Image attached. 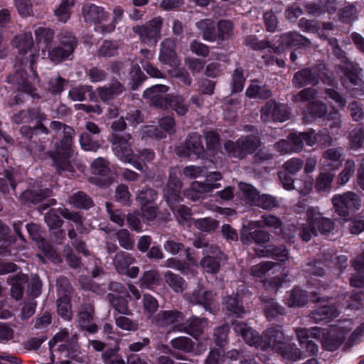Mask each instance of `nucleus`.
<instances>
[{"label":"nucleus","mask_w":364,"mask_h":364,"mask_svg":"<svg viewBox=\"0 0 364 364\" xmlns=\"http://www.w3.org/2000/svg\"><path fill=\"white\" fill-rule=\"evenodd\" d=\"M221 174L218 172H213L209 174L206 178V183H200L198 181L193 182L191 185V190L186 193L188 198H191L193 200H196L200 198L201 194L208 193L213 189L218 188L220 183H214L213 181H217L221 179Z\"/></svg>","instance_id":"2eb2a0df"},{"label":"nucleus","mask_w":364,"mask_h":364,"mask_svg":"<svg viewBox=\"0 0 364 364\" xmlns=\"http://www.w3.org/2000/svg\"><path fill=\"white\" fill-rule=\"evenodd\" d=\"M16 9L22 16H28L32 14L31 0H14Z\"/></svg>","instance_id":"338daca9"},{"label":"nucleus","mask_w":364,"mask_h":364,"mask_svg":"<svg viewBox=\"0 0 364 364\" xmlns=\"http://www.w3.org/2000/svg\"><path fill=\"white\" fill-rule=\"evenodd\" d=\"M119 347L106 350L102 354V358L105 364H124V360L118 356Z\"/></svg>","instance_id":"864d4df0"},{"label":"nucleus","mask_w":364,"mask_h":364,"mask_svg":"<svg viewBox=\"0 0 364 364\" xmlns=\"http://www.w3.org/2000/svg\"><path fill=\"white\" fill-rule=\"evenodd\" d=\"M188 300L193 304L203 305L206 311H212L216 308L214 305L215 299L213 293L201 289L190 295Z\"/></svg>","instance_id":"bb28decb"},{"label":"nucleus","mask_w":364,"mask_h":364,"mask_svg":"<svg viewBox=\"0 0 364 364\" xmlns=\"http://www.w3.org/2000/svg\"><path fill=\"white\" fill-rule=\"evenodd\" d=\"M130 139L131 136L129 134L122 136L114 134L113 137L114 154L122 161L132 164L136 169L144 171V164L139 161L132 154Z\"/></svg>","instance_id":"6e6552de"},{"label":"nucleus","mask_w":364,"mask_h":364,"mask_svg":"<svg viewBox=\"0 0 364 364\" xmlns=\"http://www.w3.org/2000/svg\"><path fill=\"white\" fill-rule=\"evenodd\" d=\"M277 265L272 262H263L252 267L251 274L253 277L260 278Z\"/></svg>","instance_id":"4d7b16f0"},{"label":"nucleus","mask_w":364,"mask_h":364,"mask_svg":"<svg viewBox=\"0 0 364 364\" xmlns=\"http://www.w3.org/2000/svg\"><path fill=\"white\" fill-rule=\"evenodd\" d=\"M53 32L51 29L44 27H37L35 29L36 41L39 48L44 49L49 46L53 39Z\"/></svg>","instance_id":"7c9ffc66"},{"label":"nucleus","mask_w":364,"mask_h":364,"mask_svg":"<svg viewBox=\"0 0 364 364\" xmlns=\"http://www.w3.org/2000/svg\"><path fill=\"white\" fill-rule=\"evenodd\" d=\"M333 181V175L328 171H322L318 176L316 182V187L318 191L328 190L331 187Z\"/></svg>","instance_id":"13d9d810"},{"label":"nucleus","mask_w":364,"mask_h":364,"mask_svg":"<svg viewBox=\"0 0 364 364\" xmlns=\"http://www.w3.org/2000/svg\"><path fill=\"white\" fill-rule=\"evenodd\" d=\"M171 345L174 349L184 353L191 351L193 348V343L191 339L186 336H180L172 339Z\"/></svg>","instance_id":"a18cd8bd"},{"label":"nucleus","mask_w":364,"mask_h":364,"mask_svg":"<svg viewBox=\"0 0 364 364\" xmlns=\"http://www.w3.org/2000/svg\"><path fill=\"white\" fill-rule=\"evenodd\" d=\"M159 60L172 67L179 65V60L175 52V43L171 39H166L161 43Z\"/></svg>","instance_id":"5701e85b"},{"label":"nucleus","mask_w":364,"mask_h":364,"mask_svg":"<svg viewBox=\"0 0 364 364\" xmlns=\"http://www.w3.org/2000/svg\"><path fill=\"white\" fill-rule=\"evenodd\" d=\"M203 253L207 256L204 257L200 262L202 268L208 273L218 272L220 269L219 259L222 255L220 251L215 246L210 245L203 250Z\"/></svg>","instance_id":"4be33fe9"},{"label":"nucleus","mask_w":364,"mask_h":364,"mask_svg":"<svg viewBox=\"0 0 364 364\" xmlns=\"http://www.w3.org/2000/svg\"><path fill=\"white\" fill-rule=\"evenodd\" d=\"M122 91V88L121 84L119 82H115L110 87L99 88L97 92L102 101L107 102L121 93Z\"/></svg>","instance_id":"f704fd0d"},{"label":"nucleus","mask_w":364,"mask_h":364,"mask_svg":"<svg viewBox=\"0 0 364 364\" xmlns=\"http://www.w3.org/2000/svg\"><path fill=\"white\" fill-rule=\"evenodd\" d=\"M316 75H318L316 73V69H304L295 74L293 82L295 86L298 87L309 84H315L318 82Z\"/></svg>","instance_id":"c85d7f7f"},{"label":"nucleus","mask_w":364,"mask_h":364,"mask_svg":"<svg viewBox=\"0 0 364 364\" xmlns=\"http://www.w3.org/2000/svg\"><path fill=\"white\" fill-rule=\"evenodd\" d=\"M238 297L241 298V295L239 294H237V298L228 296L225 299V305L227 311L240 316L245 313V311L242 306L239 304Z\"/></svg>","instance_id":"de8ad7c7"},{"label":"nucleus","mask_w":364,"mask_h":364,"mask_svg":"<svg viewBox=\"0 0 364 364\" xmlns=\"http://www.w3.org/2000/svg\"><path fill=\"white\" fill-rule=\"evenodd\" d=\"M165 282L176 292H182L185 288V282L177 274L167 272L164 275Z\"/></svg>","instance_id":"ea45409f"},{"label":"nucleus","mask_w":364,"mask_h":364,"mask_svg":"<svg viewBox=\"0 0 364 364\" xmlns=\"http://www.w3.org/2000/svg\"><path fill=\"white\" fill-rule=\"evenodd\" d=\"M183 315L176 311H164L159 313L156 318V323L161 327H170L173 331H183Z\"/></svg>","instance_id":"f3484780"},{"label":"nucleus","mask_w":364,"mask_h":364,"mask_svg":"<svg viewBox=\"0 0 364 364\" xmlns=\"http://www.w3.org/2000/svg\"><path fill=\"white\" fill-rule=\"evenodd\" d=\"M297 340L301 346L307 342L308 338L312 337L314 338H320L321 331L317 328H311L310 329L300 328L295 330Z\"/></svg>","instance_id":"c9c22d12"},{"label":"nucleus","mask_w":364,"mask_h":364,"mask_svg":"<svg viewBox=\"0 0 364 364\" xmlns=\"http://www.w3.org/2000/svg\"><path fill=\"white\" fill-rule=\"evenodd\" d=\"M60 282L66 285L65 292H63V297L60 298L58 301V314L65 320H70L72 316L70 304V285L68 284L66 279H61L58 280V286H60Z\"/></svg>","instance_id":"a878e982"},{"label":"nucleus","mask_w":364,"mask_h":364,"mask_svg":"<svg viewBox=\"0 0 364 364\" xmlns=\"http://www.w3.org/2000/svg\"><path fill=\"white\" fill-rule=\"evenodd\" d=\"M333 228L334 223L331 219L323 217L317 208L309 207L306 210V223L300 225L299 234L302 240L307 242L318 232L326 234Z\"/></svg>","instance_id":"20e7f679"},{"label":"nucleus","mask_w":364,"mask_h":364,"mask_svg":"<svg viewBox=\"0 0 364 364\" xmlns=\"http://www.w3.org/2000/svg\"><path fill=\"white\" fill-rule=\"evenodd\" d=\"M161 23V18H154L146 26H134L133 31L139 36L141 41L148 45H155L160 37Z\"/></svg>","instance_id":"f8f14e48"},{"label":"nucleus","mask_w":364,"mask_h":364,"mask_svg":"<svg viewBox=\"0 0 364 364\" xmlns=\"http://www.w3.org/2000/svg\"><path fill=\"white\" fill-rule=\"evenodd\" d=\"M232 91L235 92H240L243 89L245 79L243 77L242 70L240 68H236L232 75Z\"/></svg>","instance_id":"69168bd1"},{"label":"nucleus","mask_w":364,"mask_h":364,"mask_svg":"<svg viewBox=\"0 0 364 364\" xmlns=\"http://www.w3.org/2000/svg\"><path fill=\"white\" fill-rule=\"evenodd\" d=\"M134 262V259L127 252H121L115 255L114 264L116 269L120 274H124L130 277H136L139 272L136 267H130Z\"/></svg>","instance_id":"412c9836"},{"label":"nucleus","mask_w":364,"mask_h":364,"mask_svg":"<svg viewBox=\"0 0 364 364\" xmlns=\"http://www.w3.org/2000/svg\"><path fill=\"white\" fill-rule=\"evenodd\" d=\"M340 310L333 305H323L311 314L315 322L326 321L338 316Z\"/></svg>","instance_id":"cd10ccee"},{"label":"nucleus","mask_w":364,"mask_h":364,"mask_svg":"<svg viewBox=\"0 0 364 364\" xmlns=\"http://www.w3.org/2000/svg\"><path fill=\"white\" fill-rule=\"evenodd\" d=\"M50 128L57 133L63 134V139L60 142V146L58 148L56 153L53 156L54 164L60 169H65L68 166V159L71 156V145L73 141L72 134L73 129L59 122H52Z\"/></svg>","instance_id":"0eeeda50"},{"label":"nucleus","mask_w":364,"mask_h":364,"mask_svg":"<svg viewBox=\"0 0 364 364\" xmlns=\"http://www.w3.org/2000/svg\"><path fill=\"white\" fill-rule=\"evenodd\" d=\"M302 134L304 141L309 146H313L316 143L321 145H328L332 141L329 133L326 130H323L318 133L310 132L308 133Z\"/></svg>","instance_id":"c756f323"},{"label":"nucleus","mask_w":364,"mask_h":364,"mask_svg":"<svg viewBox=\"0 0 364 364\" xmlns=\"http://www.w3.org/2000/svg\"><path fill=\"white\" fill-rule=\"evenodd\" d=\"M80 143L81 147L85 151H96L100 147L98 141L95 140L93 136L87 132L82 134Z\"/></svg>","instance_id":"5fc2aeb1"},{"label":"nucleus","mask_w":364,"mask_h":364,"mask_svg":"<svg viewBox=\"0 0 364 364\" xmlns=\"http://www.w3.org/2000/svg\"><path fill=\"white\" fill-rule=\"evenodd\" d=\"M225 360V356L218 349L212 350L204 361V364H221Z\"/></svg>","instance_id":"774afa93"},{"label":"nucleus","mask_w":364,"mask_h":364,"mask_svg":"<svg viewBox=\"0 0 364 364\" xmlns=\"http://www.w3.org/2000/svg\"><path fill=\"white\" fill-rule=\"evenodd\" d=\"M115 323L119 328L127 331H135L139 328L138 321L124 316L115 317Z\"/></svg>","instance_id":"09e8293b"},{"label":"nucleus","mask_w":364,"mask_h":364,"mask_svg":"<svg viewBox=\"0 0 364 364\" xmlns=\"http://www.w3.org/2000/svg\"><path fill=\"white\" fill-rule=\"evenodd\" d=\"M177 152L182 156L192 159L200 157L204 152L200 136L196 133L190 134L185 144L178 147Z\"/></svg>","instance_id":"6ab92c4d"},{"label":"nucleus","mask_w":364,"mask_h":364,"mask_svg":"<svg viewBox=\"0 0 364 364\" xmlns=\"http://www.w3.org/2000/svg\"><path fill=\"white\" fill-rule=\"evenodd\" d=\"M70 203L76 208H89L92 205V200L82 192H78L71 196Z\"/></svg>","instance_id":"49530a36"},{"label":"nucleus","mask_w":364,"mask_h":364,"mask_svg":"<svg viewBox=\"0 0 364 364\" xmlns=\"http://www.w3.org/2000/svg\"><path fill=\"white\" fill-rule=\"evenodd\" d=\"M129 296L127 294V292H124L123 294L120 295H110V301L113 306V307L120 314H129L130 311L128 307V300L127 299Z\"/></svg>","instance_id":"473e14b6"},{"label":"nucleus","mask_w":364,"mask_h":364,"mask_svg":"<svg viewBox=\"0 0 364 364\" xmlns=\"http://www.w3.org/2000/svg\"><path fill=\"white\" fill-rule=\"evenodd\" d=\"M119 45L115 41H105L98 50V55L102 57H111L117 53Z\"/></svg>","instance_id":"8fccbe9b"},{"label":"nucleus","mask_w":364,"mask_h":364,"mask_svg":"<svg viewBox=\"0 0 364 364\" xmlns=\"http://www.w3.org/2000/svg\"><path fill=\"white\" fill-rule=\"evenodd\" d=\"M194 225L201 231L210 232L218 227L219 223L213 218H205L196 220Z\"/></svg>","instance_id":"6e6d98bb"},{"label":"nucleus","mask_w":364,"mask_h":364,"mask_svg":"<svg viewBox=\"0 0 364 364\" xmlns=\"http://www.w3.org/2000/svg\"><path fill=\"white\" fill-rule=\"evenodd\" d=\"M123 16L124 10L120 6H117L113 9L112 22L106 27L98 26L95 29H100L103 33H110L114 30L116 25L122 21Z\"/></svg>","instance_id":"c03bdc74"},{"label":"nucleus","mask_w":364,"mask_h":364,"mask_svg":"<svg viewBox=\"0 0 364 364\" xmlns=\"http://www.w3.org/2000/svg\"><path fill=\"white\" fill-rule=\"evenodd\" d=\"M245 93L250 97L266 99L271 96V91L267 87H260L256 82H252Z\"/></svg>","instance_id":"37998d69"},{"label":"nucleus","mask_w":364,"mask_h":364,"mask_svg":"<svg viewBox=\"0 0 364 364\" xmlns=\"http://www.w3.org/2000/svg\"><path fill=\"white\" fill-rule=\"evenodd\" d=\"M251 225L252 228L267 227L274 230H277L278 229H280L282 223L280 219L274 215H264L259 220L252 223Z\"/></svg>","instance_id":"72a5a7b5"},{"label":"nucleus","mask_w":364,"mask_h":364,"mask_svg":"<svg viewBox=\"0 0 364 364\" xmlns=\"http://www.w3.org/2000/svg\"><path fill=\"white\" fill-rule=\"evenodd\" d=\"M156 198V193L151 188L141 191L137 196V200L140 205H151V203Z\"/></svg>","instance_id":"bf43d9fd"},{"label":"nucleus","mask_w":364,"mask_h":364,"mask_svg":"<svg viewBox=\"0 0 364 364\" xmlns=\"http://www.w3.org/2000/svg\"><path fill=\"white\" fill-rule=\"evenodd\" d=\"M232 325L235 333L241 335L245 343L251 346L262 350L277 352L289 361H296L304 358L295 344L294 346H287V343L291 340V338L286 336L279 327L268 328L262 337H260L257 332L245 323L235 321Z\"/></svg>","instance_id":"f257e3e1"},{"label":"nucleus","mask_w":364,"mask_h":364,"mask_svg":"<svg viewBox=\"0 0 364 364\" xmlns=\"http://www.w3.org/2000/svg\"><path fill=\"white\" fill-rule=\"evenodd\" d=\"M143 306L144 311H146L149 316L154 314L159 306L156 299L150 294L144 295Z\"/></svg>","instance_id":"e2e57ef3"},{"label":"nucleus","mask_w":364,"mask_h":364,"mask_svg":"<svg viewBox=\"0 0 364 364\" xmlns=\"http://www.w3.org/2000/svg\"><path fill=\"white\" fill-rule=\"evenodd\" d=\"M167 86L156 85L146 89L143 94L144 98L148 99L150 103L160 107L171 108L181 116L188 111V105L181 96H168L165 97L164 94L168 91Z\"/></svg>","instance_id":"7ed1b4c3"},{"label":"nucleus","mask_w":364,"mask_h":364,"mask_svg":"<svg viewBox=\"0 0 364 364\" xmlns=\"http://www.w3.org/2000/svg\"><path fill=\"white\" fill-rule=\"evenodd\" d=\"M92 170L95 174L106 175L109 172L108 164L104 159H97L92 164Z\"/></svg>","instance_id":"0e129e2a"},{"label":"nucleus","mask_w":364,"mask_h":364,"mask_svg":"<svg viewBox=\"0 0 364 364\" xmlns=\"http://www.w3.org/2000/svg\"><path fill=\"white\" fill-rule=\"evenodd\" d=\"M259 145V139L256 136H241L235 143L227 141L225 149L230 156L242 159L246 154L255 151Z\"/></svg>","instance_id":"9d476101"},{"label":"nucleus","mask_w":364,"mask_h":364,"mask_svg":"<svg viewBox=\"0 0 364 364\" xmlns=\"http://www.w3.org/2000/svg\"><path fill=\"white\" fill-rule=\"evenodd\" d=\"M76 47V40L70 34H61L58 46L48 50V57L51 61L59 63L70 56Z\"/></svg>","instance_id":"9b49d317"},{"label":"nucleus","mask_w":364,"mask_h":364,"mask_svg":"<svg viewBox=\"0 0 364 364\" xmlns=\"http://www.w3.org/2000/svg\"><path fill=\"white\" fill-rule=\"evenodd\" d=\"M239 188L245 198L250 203H255L264 209H270L277 205L278 202L275 198L269 195L259 196L256 189L248 183H240Z\"/></svg>","instance_id":"ddd939ff"},{"label":"nucleus","mask_w":364,"mask_h":364,"mask_svg":"<svg viewBox=\"0 0 364 364\" xmlns=\"http://www.w3.org/2000/svg\"><path fill=\"white\" fill-rule=\"evenodd\" d=\"M303 166V161L297 158L291 159L283 165L284 168L290 174L296 173L301 169Z\"/></svg>","instance_id":"680f3d73"},{"label":"nucleus","mask_w":364,"mask_h":364,"mask_svg":"<svg viewBox=\"0 0 364 364\" xmlns=\"http://www.w3.org/2000/svg\"><path fill=\"white\" fill-rule=\"evenodd\" d=\"M289 111L284 105H279L274 101H269L261 109V118L264 122H284L289 119Z\"/></svg>","instance_id":"dca6fc26"},{"label":"nucleus","mask_w":364,"mask_h":364,"mask_svg":"<svg viewBox=\"0 0 364 364\" xmlns=\"http://www.w3.org/2000/svg\"><path fill=\"white\" fill-rule=\"evenodd\" d=\"M82 15L86 21L94 23H101L109 16L103 8L93 4H87L83 6Z\"/></svg>","instance_id":"393cba45"},{"label":"nucleus","mask_w":364,"mask_h":364,"mask_svg":"<svg viewBox=\"0 0 364 364\" xmlns=\"http://www.w3.org/2000/svg\"><path fill=\"white\" fill-rule=\"evenodd\" d=\"M178 173L177 168L171 171L168 183L164 189V197L179 223H183L190 218L191 213L184 205L175 206V203L180 200V190L182 186L181 182L177 178Z\"/></svg>","instance_id":"39448f33"},{"label":"nucleus","mask_w":364,"mask_h":364,"mask_svg":"<svg viewBox=\"0 0 364 364\" xmlns=\"http://www.w3.org/2000/svg\"><path fill=\"white\" fill-rule=\"evenodd\" d=\"M8 281L11 285V296L16 300L21 299L23 295L22 284L26 281L25 275L9 277Z\"/></svg>","instance_id":"e433bc0d"},{"label":"nucleus","mask_w":364,"mask_h":364,"mask_svg":"<svg viewBox=\"0 0 364 364\" xmlns=\"http://www.w3.org/2000/svg\"><path fill=\"white\" fill-rule=\"evenodd\" d=\"M342 151L341 148H331L326 151L323 156L322 168L323 171H335L341 165Z\"/></svg>","instance_id":"b1692460"},{"label":"nucleus","mask_w":364,"mask_h":364,"mask_svg":"<svg viewBox=\"0 0 364 364\" xmlns=\"http://www.w3.org/2000/svg\"><path fill=\"white\" fill-rule=\"evenodd\" d=\"M14 44L21 54L26 53L33 45V37L31 33H25L17 36Z\"/></svg>","instance_id":"4c0bfd02"},{"label":"nucleus","mask_w":364,"mask_h":364,"mask_svg":"<svg viewBox=\"0 0 364 364\" xmlns=\"http://www.w3.org/2000/svg\"><path fill=\"white\" fill-rule=\"evenodd\" d=\"M316 96V91L313 88L304 89L299 94L294 96V101L296 102H309L310 104L308 108L309 114L321 117L326 114V107L324 104L318 101H312Z\"/></svg>","instance_id":"a211bd4d"},{"label":"nucleus","mask_w":364,"mask_h":364,"mask_svg":"<svg viewBox=\"0 0 364 364\" xmlns=\"http://www.w3.org/2000/svg\"><path fill=\"white\" fill-rule=\"evenodd\" d=\"M240 240L245 245L252 242L259 245V247L255 249V253L259 257H274L281 262H285L289 258L288 251L284 247H262V244L269 240V233L263 230L250 232L247 228H243L240 233Z\"/></svg>","instance_id":"f03ea898"},{"label":"nucleus","mask_w":364,"mask_h":364,"mask_svg":"<svg viewBox=\"0 0 364 364\" xmlns=\"http://www.w3.org/2000/svg\"><path fill=\"white\" fill-rule=\"evenodd\" d=\"M73 6V1L64 0L55 10V16L62 23H65L70 16V9Z\"/></svg>","instance_id":"79ce46f5"},{"label":"nucleus","mask_w":364,"mask_h":364,"mask_svg":"<svg viewBox=\"0 0 364 364\" xmlns=\"http://www.w3.org/2000/svg\"><path fill=\"white\" fill-rule=\"evenodd\" d=\"M355 162L352 160H348L346 162L344 168L338 178V183L340 185H345L349 181L351 176L355 172Z\"/></svg>","instance_id":"603ef678"},{"label":"nucleus","mask_w":364,"mask_h":364,"mask_svg":"<svg viewBox=\"0 0 364 364\" xmlns=\"http://www.w3.org/2000/svg\"><path fill=\"white\" fill-rule=\"evenodd\" d=\"M264 302L265 314L269 319L272 318L282 313V309L277 305L274 299L265 300Z\"/></svg>","instance_id":"052dcab7"},{"label":"nucleus","mask_w":364,"mask_h":364,"mask_svg":"<svg viewBox=\"0 0 364 364\" xmlns=\"http://www.w3.org/2000/svg\"><path fill=\"white\" fill-rule=\"evenodd\" d=\"M207 326L206 320L197 317H193L191 320L187 321L186 325L184 326L183 331H186L196 338L200 335L203 329Z\"/></svg>","instance_id":"2f4dec72"},{"label":"nucleus","mask_w":364,"mask_h":364,"mask_svg":"<svg viewBox=\"0 0 364 364\" xmlns=\"http://www.w3.org/2000/svg\"><path fill=\"white\" fill-rule=\"evenodd\" d=\"M68 333L65 330L57 333L54 337L49 341V348L50 351V360L54 362L57 358L60 364H73V360L79 353L78 346L73 342L65 344H58L64 341Z\"/></svg>","instance_id":"423d86ee"},{"label":"nucleus","mask_w":364,"mask_h":364,"mask_svg":"<svg viewBox=\"0 0 364 364\" xmlns=\"http://www.w3.org/2000/svg\"><path fill=\"white\" fill-rule=\"evenodd\" d=\"M196 26L203 31V36L205 40L213 41L216 39V34L214 33V23L211 20L200 21L196 23Z\"/></svg>","instance_id":"58836bf2"},{"label":"nucleus","mask_w":364,"mask_h":364,"mask_svg":"<svg viewBox=\"0 0 364 364\" xmlns=\"http://www.w3.org/2000/svg\"><path fill=\"white\" fill-rule=\"evenodd\" d=\"M332 203L336 212L343 217L348 215L350 212L358 209L360 205L359 198L350 192L335 196L332 198Z\"/></svg>","instance_id":"4468645a"},{"label":"nucleus","mask_w":364,"mask_h":364,"mask_svg":"<svg viewBox=\"0 0 364 364\" xmlns=\"http://www.w3.org/2000/svg\"><path fill=\"white\" fill-rule=\"evenodd\" d=\"M58 213L65 218L73 220L77 224V228L80 230L78 225H81L83 223L81 216L76 213H73L63 208L57 211L52 210L45 216V221L50 228H57L61 225L62 221L58 214Z\"/></svg>","instance_id":"aec40b11"},{"label":"nucleus","mask_w":364,"mask_h":364,"mask_svg":"<svg viewBox=\"0 0 364 364\" xmlns=\"http://www.w3.org/2000/svg\"><path fill=\"white\" fill-rule=\"evenodd\" d=\"M289 306H301L307 301V296L300 289H293L286 299Z\"/></svg>","instance_id":"a19ab883"},{"label":"nucleus","mask_w":364,"mask_h":364,"mask_svg":"<svg viewBox=\"0 0 364 364\" xmlns=\"http://www.w3.org/2000/svg\"><path fill=\"white\" fill-rule=\"evenodd\" d=\"M160 276L156 271L151 270L145 272L140 279V285L142 288L149 289L152 285L157 284Z\"/></svg>","instance_id":"3c124183"},{"label":"nucleus","mask_w":364,"mask_h":364,"mask_svg":"<svg viewBox=\"0 0 364 364\" xmlns=\"http://www.w3.org/2000/svg\"><path fill=\"white\" fill-rule=\"evenodd\" d=\"M353 328L350 321L341 322L338 326L332 327L329 331L321 332V343L328 350L337 349L343 342L345 335Z\"/></svg>","instance_id":"1a4fd4ad"}]
</instances>
